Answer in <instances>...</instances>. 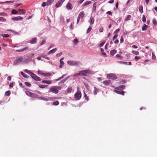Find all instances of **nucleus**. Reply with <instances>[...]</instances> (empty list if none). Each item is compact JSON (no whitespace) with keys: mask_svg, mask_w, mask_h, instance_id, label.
Segmentation results:
<instances>
[{"mask_svg":"<svg viewBox=\"0 0 157 157\" xmlns=\"http://www.w3.org/2000/svg\"><path fill=\"white\" fill-rule=\"evenodd\" d=\"M25 93L27 95L30 97L31 94H32L31 92L29 91H25Z\"/></svg>","mask_w":157,"mask_h":157,"instance_id":"37","label":"nucleus"},{"mask_svg":"<svg viewBox=\"0 0 157 157\" xmlns=\"http://www.w3.org/2000/svg\"><path fill=\"white\" fill-rule=\"evenodd\" d=\"M46 5H47V2H43V3L42 4L41 6L42 7H44V6H46Z\"/></svg>","mask_w":157,"mask_h":157,"instance_id":"57","label":"nucleus"},{"mask_svg":"<svg viewBox=\"0 0 157 157\" xmlns=\"http://www.w3.org/2000/svg\"><path fill=\"white\" fill-rule=\"evenodd\" d=\"M30 97L32 98H38L39 96L36 94L32 93Z\"/></svg>","mask_w":157,"mask_h":157,"instance_id":"23","label":"nucleus"},{"mask_svg":"<svg viewBox=\"0 0 157 157\" xmlns=\"http://www.w3.org/2000/svg\"><path fill=\"white\" fill-rule=\"evenodd\" d=\"M111 82V81L109 80H106L103 82V83L105 85L107 86L109 85Z\"/></svg>","mask_w":157,"mask_h":157,"instance_id":"16","label":"nucleus"},{"mask_svg":"<svg viewBox=\"0 0 157 157\" xmlns=\"http://www.w3.org/2000/svg\"><path fill=\"white\" fill-rule=\"evenodd\" d=\"M139 11L141 13L143 12V7L142 6H139Z\"/></svg>","mask_w":157,"mask_h":157,"instance_id":"32","label":"nucleus"},{"mask_svg":"<svg viewBox=\"0 0 157 157\" xmlns=\"http://www.w3.org/2000/svg\"><path fill=\"white\" fill-rule=\"evenodd\" d=\"M24 71L26 73L29 74L32 78L34 80L38 81H40L41 80V79L40 77L37 76L33 72H30L27 69H25L24 70Z\"/></svg>","mask_w":157,"mask_h":157,"instance_id":"1","label":"nucleus"},{"mask_svg":"<svg viewBox=\"0 0 157 157\" xmlns=\"http://www.w3.org/2000/svg\"><path fill=\"white\" fill-rule=\"evenodd\" d=\"M114 91L117 94H122L123 95H124V94L125 93V92L123 90H114Z\"/></svg>","mask_w":157,"mask_h":157,"instance_id":"11","label":"nucleus"},{"mask_svg":"<svg viewBox=\"0 0 157 157\" xmlns=\"http://www.w3.org/2000/svg\"><path fill=\"white\" fill-rule=\"evenodd\" d=\"M96 4H97L96 2H95V3H94L93 5V7H94V10H96Z\"/></svg>","mask_w":157,"mask_h":157,"instance_id":"52","label":"nucleus"},{"mask_svg":"<svg viewBox=\"0 0 157 157\" xmlns=\"http://www.w3.org/2000/svg\"><path fill=\"white\" fill-rule=\"evenodd\" d=\"M67 63L70 65L75 66H78L82 64L80 62L74 60L68 61L67 62Z\"/></svg>","mask_w":157,"mask_h":157,"instance_id":"4","label":"nucleus"},{"mask_svg":"<svg viewBox=\"0 0 157 157\" xmlns=\"http://www.w3.org/2000/svg\"><path fill=\"white\" fill-rule=\"evenodd\" d=\"M57 48H55L49 51V52L48 53V54H51L54 53L57 51Z\"/></svg>","mask_w":157,"mask_h":157,"instance_id":"19","label":"nucleus"},{"mask_svg":"<svg viewBox=\"0 0 157 157\" xmlns=\"http://www.w3.org/2000/svg\"><path fill=\"white\" fill-rule=\"evenodd\" d=\"M92 29V26H90L89 27V28L87 29V30L86 31V33H89L90 32Z\"/></svg>","mask_w":157,"mask_h":157,"instance_id":"30","label":"nucleus"},{"mask_svg":"<svg viewBox=\"0 0 157 157\" xmlns=\"http://www.w3.org/2000/svg\"><path fill=\"white\" fill-rule=\"evenodd\" d=\"M11 13L13 14H17L18 13V12L15 10H13L12 11Z\"/></svg>","mask_w":157,"mask_h":157,"instance_id":"40","label":"nucleus"},{"mask_svg":"<svg viewBox=\"0 0 157 157\" xmlns=\"http://www.w3.org/2000/svg\"><path fill=\"white\" fill-rule=\"evenodd\" d=\"M41 74L44 76H50L51 75L50 73H42Z\"/></svg>","mask_w":157,"mask_h":157,"instance_id":"31","label":"nucleus"},{"mask_svg":"<svg viewBox=\"0 0 157 157\" xmlns=\"http://www.w3.org/2000/svg\"><path fill=\"white\" fill-rule=\"evenodd\" d=\"M10 92L9 90L6 91L5 92V95L7 96H9L10 95Z\"/></svg>","mask_w":157,"mask_h":157,"instance_id":"42","label":"nucleus"},{"mask_svg":"<svg viewBox=\"0 0 157 157\" xmlns=\"http://www.w3.org/2000/svg\"><path fill=\"white\" fill-rule=\"evenodd\" d=\"M105 43V41L102 42L101 43L99 44V46L100 47H101L103 46L104 44Z\"/></svg>","mask_w":157,"mask_h":157,"instance_id":"54","label":"nucleus"},{"mask_svg":"<svg viewBox=\"0 0 157 157\" xmlns=\"http://www.w3.org/2000/svg\"><path fill=\"white\" fill-rule=\"evenodd\" d=\"M81 75L87 76L88 75H92L94 74V72L90 70H84L80 71Z\"/></svg>","mask_w":157,"mask_h":157,"instance_id":"3","label":"nucleus"},{"mask_svg":"<svg viewBox=\"0 0 157 157\" xmlns=\"http://www.w3.org/2000/svg\"><path fill=\"white\" fill-rule=\"evenodd\" d=\"M60 65H59V68H61L64 64V63L63 61H60Z\"/></svg>","mask_w":157,"mask_h":157,"instance_id":"35","label":"nucleus"},{"mask_svg":"<svg viewBox=\"0 0 157 157\" xmlns=\"http://www.w3.org/2000/svg\"><path fill=\"white\" fill-rule=\"evenodd\" d=\"M77 91L75 93L74 95L75 98L77 100H79L81 97V93L80 91L78 90V87L77 88Z\"/></svg>","mask_w":157,"mask_h":157,"instance_id":"5","label":"nucleus"},{"mask_svg":"<svg viewBox=\"0 0 157 157\" xmlns=\"http://www.w3.org/2000/svg\"><path fill=\"white\" fill-rule=\"evenodd\" d=\"M46 86L45 85H39V86L40 88H44L46 86Z\"/></svg>","mask_w":157,"mask_h":157,"instance_id":"38","label":"nucleus"},{"mask_svg":"<svg viewBox=\"0 0 157 157\" xmlns=\"http://www.w3.org/2000/svg\"><path fill=\"white\" fill-rule=\"evenodd\" d=\"M152 22L155 25H156L157 23V22L156 21L155 19L154 18L152 20Z\"/></svg>","mask_w":157,"mask_h":157,"instance_id":"50","label":"nucleus"},{"mask_svg":"<svg viewBox=\"0 0 157 157\" xmlns=\"http://www.w3.org/2000/svg\"><path fill=\"white\" fill-rule=\"evenodd\" d=\"M0 16H7V14L5 13H0Z\"/></svg>","mask_w":157,"mask_h":157,"instance_id":"45","label":"nucleus"},{"mask_svg":"<svg viewBox=\"0 0 157 157\" xmlns=\"http://www.w3.org/2000/svg\"><path fill=\"white\" fill-rule=\"evenodd\" d=\"M41 57L44 58L47 60H49L50 59L49 58L47 57L46 55H44L43 54H42L41 55Z\"/></svg>","mask_w":157,"mask_h":157,"instance_id":"28","label":"nucleus"},{"mask_svg":"<svg viewBox=\"0 0 157 157\" xmlns=\"http://www.w3.org/2000/svg\"><path fill=\"white\" fill-rule=\"evenodd\" d=\"M78 40L77 39H75L74 40V43L75 44H77L78 42Z\"/></svg>","mask_w":157,"mask_h":157,"instance_id":"48","label":"nucleus"},{"mask_svg":"<svg viewBox=\"0 0 157 157\" xmlns=\"http://www.w3.org/2000/svg\"><path fill=\"white\" fill-rule=\"evenodd\" d=\"M37 40V39L36 37H34L32 38V40H31L30 41V43L31 44H35Z\"/></svg>","mask_w":157,"mask_h":157,"instance_id":"14","label":"nucleus"},{"mask_svg":"<svg viewBox=\"0 0 157 157\" xmlns=\"http://www.w3.org/2000/svg\"><path fill=\"white\" fill-rule=\"evenodd\" d=\"M142 21H143L144 22H145L146 21V18L145 16L144 15L143 16L142 18Z\"/></svg>","mask_w":157,"mask_h":157,"instance_id":"43","label":"nucleus"},{"mask_svg":"<svg viewBox=\"0 0 157 157\" xmlns=\"http://www.w3.org/2000/svg\"><path fill=\"white\" fill-rule=\"evenodd\" d=\"M65 82L63 80H62L61 81L59 82L58 83V84L59 85H60V84H61L63 83H64Z\"/></svg>","mask_w":157,"mask_h":157,"instance_id":"63","label":"nucleus"},{"mask_svg":"<svg viewBox=\"0 0 157 157\" xmlns=\"http://www.w3.org/2000/svg\"><path fill=\"white\" fill-rule=\"evenodd\" d=\"M64 1V0H60L56 4V7L58 8L61 6Z\"/></svg>","mask_w":157,"mask_h":157,"instance_id":"9","label":"nucleus"},{"mask_svg":"<svg viewBox=\"0 0 157 157\" xmlns=\"http://www.w3.org/2000/svg\"><path fill=\"white\" fill-rule=\"evenodd\" d=\"M110 54L112 56H113L117 52V51L116 50L114 49L112 50L110 52Z\"/></svg>","mask_w":157,"mask_h":157,"instance_id":"24","label":"nucleus"},{"mask_svg":"<svg viewBox=\"0 0 157 157\" xmlns=\"http://www.w3.org/2000/svg\"><path fill=\"white\" fill-rule=\"evenodd\" d=\"M70 78V76H68L67 77L65 78L63 80L64 81V82H65L67 80Z\"/></svg>","mask_w":157,"mask_h":157,"instance_id":"61","label":"nucleus"},{"mask_svg":"<svg viewBox=\"0 0 157 157\" xmlns=\"http://www.w3.org/2000/svg\"><path fill=\"white\" fill-rule=\"evenodd\" d=\"M61 87L60 86H52L51 87L49 90V92H52L55 94H57L59 92V90H60Z\"/></svg>","mask_w":157,"mask_h":157,"instance_id":"2","label":"nucleus"},{"mask_svg":"<svg viewBox=\"0 0 157 157\" xmlns=\"http://www.w3.org/2000/svg\"><path fill=\"white\" fill-rule=\"evenodd\" d=\"M6 20V19L4 17H0V21L5 22Z\"/></svg>","mask_w":157,"mask_h":157,"instance_id":"39","label":"nucleus"},{"mask_svg":"<svg viewBox=\"0 0 157 157\" xmlns=\"http://www.w3.org/2000/svg\"><path fill=\"white\" fill-rule=\"evenodd\" d=\"M28 49V48L27 47H25L23 48H22L19 50H16V52H22L25 50H26L27 49Z\"/></svg>","mask_w":157,"mask_h":157,"instance_id":"18","label":"nucleus"},{"mask_svg":"<svg viewBox=\"0 0 157 157\" xmlns=\"http://www.w3.org/2000/svg\"><path fill=\"white\" fill-rule=\"evenodd\" d=\"M94 18L92 17L91 16L90 17V20L89 21V23L91 25H92L94 23Z\"/></svg>","mask_w":157,"mask_h":157,"instance_id":"20","label":"nucleus"},{"mask_svg":"<svg viewBox=\"0 0 157 157\" xmlns=\"http://www.w3.org/2000/svg\"><path fill=\"white\" fill-rule=\"evenodd\" d=\"M18 10L19 12V13L18 14H25V10L23 9H19Z\"/></svg>","mask_w":157,"mask_h":157,"instance_id":"22","label":"nucleus"},{"mask_svg":"<svg viewBox=\"0 0 157 157\" xmlns=\"http://www.w3.org/2000/svg\"><path fill=\"white\" fill-rule=\"evenodd\" d=\"M23 19V17L21 16H18L13 18H12V19L14 21H18L21 20Z\"/></svg>","mask_w":157,"mask_h":157,"instance_id":"13","label":"nucleus"},{"mask_svg":"<svg viewBox=\"0 0 157 157\" xmlns=\"http://www.w3.org/2000/svg\"><path fill=\"white\" fill-rule=\"evenodd\" d=\"M118 35L117 34H115L113 37V40H114L117 37Z\"/></svg>","mask_w":157,"mask_h":157,"instance_id":"62","label":"nucleus"},{"mask_svg":"<svg viewBox=\"0 0 157 157\" xmlns=\"http://www.w3.org/2000/svg\"><path fill=\"white\" fill-rule=\"evenodd\" d=\"M54 0H48L47 2V5L49 6L51 4L54 2Z\"/></svg>","mask_w":157,"mask_h":157,"instance_id":"21","label":"nucleus"},{"mask_svg":"<svg viewBox=\"0 0 157 157\" xmlns=\"http://www.w3.org/2000/svg\"><path fill=\"white\" fill-rule=\"evenodd\" d=\"M132 52L133 54L135 55H138L139 54V52L133 50L132 51Z\"/></svg>","mask_w":157,"mask_h":157,"instance_id":"29","label":"nucleus"},{"mask_svg":"<svg viewBox=\"0 0 157 157\" xmlns=\"http://www.w3.org/2000/svg\"><path fill=\"white\" fill-rule=\"evenodd\" d=\"M0 35L3 37L6 38L9 36V35L7 34H1Z\"/></svg>","mask_w":157,"mask_h":157,"instance_id":"36","label":"nucleus"},{"mask_svg":"<svg viewBox=\"0 0 157 157\" xmlns=\"http://www.w3.org/2000/svg\"><path fill=\"white\" fill-rule=\"evenodd\" d=\"M13 83H14V82H13L12 83H10L9 85V86L10 87L12 88L13 86Z\"/></svg>","mask_w":157,"mask_h":157,"instance_id":"56","label":"nucleus"},{"mask_svg":"<svg viewBox=\"0 0 157 157\" xmlns=\"http://www.w3.org/2000/svg\"><path fill=\"white\" fill-rule=\"evenodd\" d=\"M85 15L84 12L83 11L80 12L78 15V17L81 19H82Z\"/></svg>","mask_w":157,"mask_h":157,"instance_id":"12","label":"nucleus"},{"mask_svg":"<svg viewBox=\"0 0 157 157\" xmlns=\"http://www.w3.org/2000/svg\"><path fill=\"white\" fill-rule=\"evenodd\" d=\"M60 21L62 22H63L64 21V19L63 17L61 16L60 18Z\"/></svg>","mask_w":157,"mask_h":157,"instance_id":"55","label":"nucleus"},{"mask_svg":"<svg viewBox=\"0 0 157 157\" xmlns=\"http://www.w3.org/2000/svg\"><path fill=\"white\" fill-rule=\"evenodd\" d=\"M72 90V87L71 86H69L67 90V92L68 93H70L71 92Z\"/></svg>","mask_w":157,"mask_h":157,"instance_id":"25","label":"nucleus"},{"mask_svg":"<svg viewBox=\"0 0 157 157\" xmlns=\"http://www.w3.org/2000/svg\"><path fill=\"white\" fill-rule=\"evenodd\" d=\"M140 57L139 56H136L135 57V59L136 61L138 59H140Z\"/></svg>","mask_w":157,"mask_h":157,"instance_id":"58","label":"nucleus"},{"mask_svg":"<svg viewBox=\"0 0 157 157\" xmlns=\"http://www.w3.org/2000/svg\"><path fill=\"white\" fill-rule=\"evenodd\" d=\"M107 77L109 79L113 80L116 79L117 78L116 76L114 74L112 73L108 74L107 75Z\"/></svg>","mask_w":157,"mask_h":157,"instance_id":"7","label":"nucleus"},{"mask_svg":"<svg viewBox=\"0 0 157 157\" xmlns=\"http://www.w3.org/2000/svg\"><path fill=\"white\" fill-rule=\"evenodd\" d=\"M156 58L155 55L153 53H152V59H155Z\"/></svg>","mask_w":157,"mask_h":157,"instance_id":"51","label":"nucleus"},{"mask_svg":"<svg viewBox=\"0 0 157 157\" xmlns=\"http://www.w3.org/2000/svg\"><path fill=\"white\" fill-rule=\"evenodd\" d=\"M131 17V16L130 15H127V17L125 18L124 20L125 21H127L130 20V18Z\"/></svg>","mask_w":157,"mask_h":157,"instance_id":"33","label":"nucleus"},{"mask_svg":"<svg viewBox=\"0 0 157 157\" xmlns=\"http://www.w3.org/2000/svg\"><path fill=\"white\" fill-rule=\"evenodd\" d=\"M21 74L23 76V77H24L25 78H28V77L27 75L24 73L23 72H21Z\"/></svg>","mask_w":157,"mask_h":157,"instance_id":"41","label":"nucleus"},{"mask_svg":"<svg viewBox=\"0 0 157 157\" xmlns=\"http://www.w3.org/2000/svg\"><path fill=\"white\" fill-rule=\"evenodd\" d=\"M14 2V1H8L5 2L6 3H13Z\"/></svg>","mask_w":157,"mask_h":157,"instance_id":"60","label":"nucleus"},{"mask_svg":"<svg viewBox=\"0 0 157 157\" xmlns=\"http://www.w3.org/2000/svg\"><path fill=\"white\" fill-rule=\"evenodd\" d=\"M91 2V1H87L85 2L84 4H83V6H86V5H88L90 4Z\"/></svg>","mask_w":157,"mask_h":157,"instance_id":"34","label":"nucleus"},{"mask_svg":"<svg viewBox=\"0 0 157 157\" xmlns=\"http://www.w3.org/2000/svg\"><path fill=\"white\" fill-rule=\"evenodd\" d=\"M38 98H39L41 100L45 101L52 100L56 98L55 97H48V98H47L44 97H39V96L38 97Z\"/></svg>","mask_w":157,"mask_h":157,"instance_id":"6","label":"nucleus"},{"mask_svg":"<svg viewBox=\"0 0 157 157\" xmlns=\"http://www.w3.org/2000/svg\"><path fill=\"white\" fill-rule=\"evenodd\" d=\"M125 87V86L124 85H122L116 87L115 89L117 90H123L124 89Z\"/></svg>","mask_w":157,"mask_h":157,"instance_id":"15","label":"nucleus"},{"mask_svg":"<svg viewBox=\"0 0 157 157\" xmlns=\"http://www.w3.org/2000/svg\"><path fill=\"white\" fill-rule=\"evenodd\" d=\"M98 91V89L96 87H94V90L93 91V93H94V94L96 95L97 94Z\"/></svg>","mask_w":157,"mask_h":157,"instance_id":"26","label":"nucleus"},{"mask_svg":"<svg viewBox=\"0 0 157 157\" xmlns=\"http://www.w3.org/2000/svg\"><path fill=\"white\" fill-rule=\"evenodd\" d=\"M81 75L80 74V71L78 73H76L74 75V76H78Z\"/></svg>","mask_w":157,"mask_h":157,"instance_id":"59","label":"nucleus"},{"mask_svg":"<svg viewBox=\"0 0 157 157\" xmlns=\"http://www.w3.org/2000/svg\"><path fill=\"white\" fill-rule=\"evenodd\" d=\"M66 7L67 10H71L72 9L73 6L71 3L69 2L67 4Z\"/></svg>","mask_w":157,"mask_h":157,"instance_id":"10","label":"nucleus"},{"mask_svg":"<svg viewBox=\"0 0 157 157\" xmlns=\"http://www.w3.org/2000/svg\"><path fill=\"white\" fill-rule=\"evenodd\" d=\"M25 84L27 86L30 87L31 86V84L27 82H25Z\"/></svg>","mask_w":157,"mask_h":157,"instance_id":"44","label":"nucleus"},{"mask_svg":"<svg viewBox=\"0 0 157 157\" xmlns=\"http://www.w3.org/2000/svg\"><path fill=\"white\" fill-rule=\"evenodd\" d=\"M120 63H128V65H131L132 64L131 63V62H121V61H120Z\"/></svg>","mask_w":157,"mask_h":157,"instance_id":"47","label":"nucleus"},{"mask_svg":"<svg viewBox=\"0 0 157 157\" xmlns=\"http://www.w3.org/2000/svg\"><path fill=\"white\" fill-rule=\"evenodd\" d=\"M62 54V52H60L59 53L57 54L56 55V57H58L59 56H61Z\"/></svg>","mask_w":157,"mask_h":157,"instance_id":"53","label":"nucleus"},{"mask_svg":"<svg viewBox=\"0 0 157 157\" xmlns=\"http://www.w3.org/2000/svg\"><path fill=\"white\" fill-rule=\"evenodd\" d=\"M22 58L21 57H19L18 59H17L16 60H15L13 62V65H17L19 63H21L22 62Z\"/></svg>","mask_w":157,"mask_h":157,"instance_id":"8","label":"nucleus"},{"mask_svg":"<svg viewBox=\"0 0 157 157\" xmlns=\"http://www.w3.org/2000/svg\"><path fill=\"white\" fill-rule=\"evenodd\" d=\"M41 82L43 83H47L50 84L52 83V81L50 80H42Z\"/></svg>","mask_w":157,"mask_h":157,"instance_id":"17","label":"nucleus"},{"mask_svg":"<svg viewBox=\"0 0 157 157\" xmlns=\"http://www.w3.org/2000/svg\"><path fill=\"white\" fill-rule=\"evenodd\" d=\"M84 97L86 100H88L89 99L88 97H87V95L84 92Z\"/></svg>","mask_w":157,"mask_h":157,"instance_id":"46","label":"nucleus"},{"mask_svg":"<svg viewBox=\"0 0 157 157\" xmlns=\"http://www.w3.org/2000/svg\"><path fill=\"white\" fill-rule=\"evenodd\" d=\"M148 26L145 24H144V26L142 27V29L143 31H144L146 30Z\"/></svg>","mask_w":157,"mask_h":157,"instance_id":"27","label":"nucleus"},{"mask_svg":"<svg viewBox=\"0 0 157 157\" xmlns=\"http://www.w3.org/2000/svg\"><path fill=\"white\" fill-rule=\"evenodd\" d=\"M59 104V102L58 101H56L53 102V105H57Z\"/></svg>","mask_w":157,"mask_h":157,"instance_id":"49","label":"nucleus"},{"mask_svg":"<svg viewBox=\"0 0 157 157\" xmlns=\"http://www.w3.org/2000/svg\"><path fill=\"white\" fill-rule=\"evenodd\" d=\"M116 56L117 57L121 58H121H122V56L120 55H119V54H117L116 55Z\"/></svg>","mask_w":157,"mask_h":157,"instance_id":"64","label":"nucleus"}]
</instances>
